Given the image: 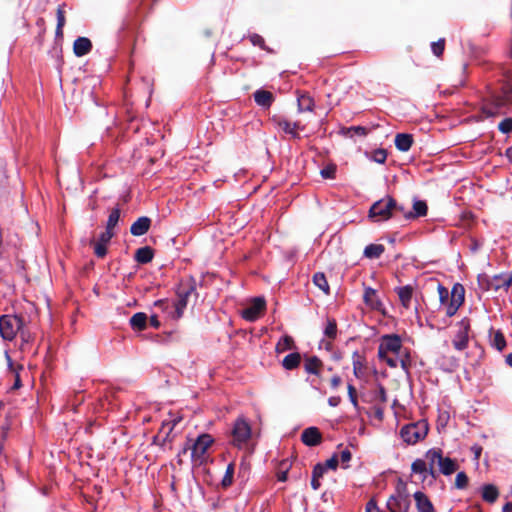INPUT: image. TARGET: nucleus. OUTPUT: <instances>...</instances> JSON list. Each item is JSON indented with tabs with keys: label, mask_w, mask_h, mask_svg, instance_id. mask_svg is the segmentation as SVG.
<instances>
[{
	"label": "nucleus",
	"mask_w": 512,
	"mask_h": 512,
	"mask_svg": "<svg viewBox=\"0 0 512 512\" xmlns=\"http://www.w3.org/2000/svg\"><path fill=\"white\" fill-rule=\"evenodd\" d=\"M347 390H348V396H349L350 402L352 403L354 408L358 409L359 405H358V398H357V390H356V388L352 384H348L347 385Z\"/></svg>",
	"instance_id": "8fccbe9b"
},
{
	"label": "nucleus",
	"mask_w": 512,
	"mask_h": 512,
	"mask_svg": "<svg viewBox=\"0 0 512 512\" xmlns=\"http://www.w3.org/2000/svg\"><path fill=\"white\" fill-rule=\"evenodd\" d=\"M432 52L435 56L441 57L445 50V39L441 38L431 44Z\"/></svg>",
	"instance_id": "37998d69"
},
{
	"label": "nucleus",
	"mask_w": 512,
	"mask_h": 512,
	"mask_svg": "<svg viewBox=\"0 0 512 512\" xmlns=\"http://www.w3.org/2000/svg\"><path fill=\"white\" fill-rule=\"evenodd\" d=\"M119 218H120V209L114 208L109 214L106 229L109 231H112L113 228L117 225Z\"/></svg>",
	"instance_id": "ea45409f"
},
{
	"label": "nucleus",
	"mask_w": 512,
	"mask_h": 512,
	"mask_svg": "<svg viewBox=\"0 0 512 512\" xmlns=\"http://www.w3.org/2000/svg\"><path fill=\"white\" fill-rule=\"evenodd\" d=\"M385 251L382 244H369L365 247L363 255L368 259H378Z\"/></svg>",
	"instance_id": "bb28decb"
},
{
	"label": "nucleus",
	"mask_w": 512,
	"mask_h": 512,
	"mask_svg": "<svg viewBox=\"0 0 512 512\" xmlns=\"http://www.w3.org/2000/svg\"><path fill=\"white\" fill-rule=\"evenodd\" d=\"M276 100V95L270 90L258 89V106L264 110H269Z\"/></svg>",
	"instance_id": "f3484780"
},
{
	"label": "nucleus",
	"mask_w": 512,
	"mask_h": 512,
	"mask_svg": "<svg viewBox=\"0 0 512 512\" xmlns=\"http://www.w3.org/2000/svg\"><path fill=\"white\" fill-rule=\"evenodd\" d=\"M396 148L401 152H407L414 143L413 136L407 133H398L394 140Z\"/></svg>",
	"instance_id": "412c9836"
},
{
	"label": "nucleus",
	"mask_w": 512,
	"mask_h": 512,
	"mask_svg": "<svg viewBox=\"0 0 512 512\" xmlns=\"http://www.w3.org/2000/svg\"><path fill=\"white\" fill-rule=\"evenodd\" d=\"M295 348V341L294 339L289 336L285 335L283 336L280 341L276 345V352L277 353H283L288 350H292Z\"/></svg>",
	"instance_id": "473e14b6"
},
{
	"label": "nucleus",
	"mask_w": 512,
	"mask_h": 512,
	"mask_svg": "<svg viewBox=\"0 0 512 512\" xmlns=\"http://www.w3.org/2000/svg\"><path fill=\"white\" fill-rule=\"evenodd\" d=\"M506 157L512 162V147H508L505 151Z\"/></svg>",
	"instance_id": "774afa93"
},
{
	"label": "nucleus",
	"mask_w": 512,
	"mask_h": 512,
	"mask_svg": "<svg viewBox=\"0 0 512 512\" xmlns=\"http://www.w3.org/2000/svg\"><path fill=\"white\" fill-rule=\"evenodd\" d=\"M375 400H378L382 404H385L388 400L386 389L382 384H378L377 386V390L375 391Z\"/></svg>",
	"instance_id": "09e8293b"
},
{
	"label": "nucleus",
	"mask_w": 512,
	"mask_h": 512,
	"mask_svg": "<svg viewBox=\"0 0 512 512\" xmlns=\"http://www.w3.org/2000/svg\"><path fill=\"white\" fill-rule=\"evenodd\" d=\"M342 133L345 136H352V133L357 134L359 136H366L369 133V130L363 126H351L343 128Z\"/></svg>",
	"instance_id": "4c0bfd02"
},
{
	"label": "nucleus",
	"mask_w": 512,
	"mask_h": 512,
	"mask_svg": "<svg viewBox=\"0 0 512 512\" xmlns=\"http://www.w3.org/2000/svg\"><path fill=\"white\" fill-rule=\"evenodd\" d=\"M341 398L339 396H332L328 399V404L332 407H336L340 404Z\"/></svg>",
	"instance_id": "e2e57ef3"
},
{
	"label": "nucleus",
	"mask_w": 512,
	"mask_h": 512,
	"mask_svg": "<svg viewBox=\"0 0 512 512\" xmlns=\"http://www.w3.org/2000/svg\"><path fill=\"white\" fill-rule=\"evenodd\" d=\"M504 104L503 100L502 99H497L495 101V103L493 105H485L483 108H482V112L487 116V117H493V116H496L499 112V108Z\"/></svg>",
	"instance_id": "c9c22d12"
},
{
	"label": "nucleus",
	"mask_w": 512,
	"mask_h": 512,
	"mask_svg": "<svg viewBox=\"0 0 512 512\" xmlns=\"http://www.w3.org/2000/svg\"><path fill=\"white\" fill-rule=\"evenodd\" d=\"M428 212L427 203L423 200H416L413 203V210L404 214L406 219H415L426 216Z\"/></svg>",
	"instance_id": "4be33fe9"
},
{
	"label": "nucleus",
	"mask_w": 512,
	"mask_h": 512,
	"mask_svg": "<svg viewBox=\"0 0 512 512\" xmlns=\"http://www.w3.org/2000/svg\"><path fill=\"white\" fill-rule=\"evenodd\" d=\"M113 237V231L105 230L101 235L99 236V239L96 243L98 244H104L107 246L111 238Z\"/></svg>",
	"instance_id": "5fc2aeb1"
},
{
	"label": "nucleus",
	"mask_w": 512,
	"mask_h": 512,
	"mask_svg": "<svg viewBox=\"0 0 512 512\" xmlns=\"http://www.w3.org/2000/svg\"><path fill=\"white\" fill-rule=\"evenodd\" d=\"M500 132L507 134L512 131V118H505L498 124Z\"/></svg>",
	"instance_id": "603ef678"
},
{
	"label": "nucleus",
	"mask_w": 512,
	"mask_h": 512,
	"mask_svg": "<svg viewBox=\"0 0 512 512\" xmlns=\"http://www.w3.org/2000/svg\"><path fill=\"white\" fill-rule=\"evenodd\" d=\"M337 322L334 318H327L326 326L324 328V335L329 340H334L337 337Z\"/></svg>",
	"instance_id": "72a5a7b5"
},
{
	"label": "nucleus",
	"mask_w": 512,
	"mask_h": 512,
	"mask_svg": "<svg viewBox=\"0 0 512 512\" xmlns=\"http://www.w3.org/2000/svg\"><path fill=\"white\" fill-rule=\"evenodd\" d=\"M301 441L309 447L318 446L322 442V434L317 427H308L303 430Z\"/></svg>",
	"instance_id": "ddd939ff"
},
{
	"label": "nucleus",
	"mask_w": 512,
	"mask_h": 512,
	"mask_svg": "<svg viewBox=\"0 0 512 512\" xmlns=\"http://www.w3.org/2000/svg\"><path fill=\"white\" fill-rule=\"evenodd\" d=\"M402 347V340L399 335H384L378 347V357H385V354L389 352L399 355Z\"/></svg>",
	"instance_id": "9d476101"
},
{
	"label": "nucleus",
	"mask_w": 512,
	"mask_h": 512,
	"mask_svg": "<svg viewBox=\"0 0 512 512\" xmlns=\"http://www.w3.org/2000/svg\"><path fill=\"white\" fill-rule=\"evenodd\" d=\"M189 295V291L179 293L177 300L172 302L168 300H159L155 302V306H158L167 311L173 319H179L182 317L183 312L187 306V298Z\"/></svg>",
	"instance_id": "0eeeda50"
},
{
	"label": "nucleus",
	"mask_w": 512,
	"mask_h": 512,
	"mask_svg": "<svg viewBox=\"0 0 512 512\" xmlns=\"http://www.w3.org/2000/svg\"><path fill=\"white\" fill-rule=\"evenodd\" d=\"M410 505L411 500L407 485L399 480L395 492L390 495L386 502V508L389 512H409Z\"/></svg>",
	"instance_id": "39448f33"
},
{
	"label": "nucleus",
	"mask_w": 512,
	"mask_h": 512,
	"mask_svg": "<svg viewBox=\"0 0 512 512\" xmlns=\"http://www.w3.org/2000/svg\"><path fill=\"white\" fill-rule=\"evenodd\" d=\"M278 126L286 133L291 135L293 138H300L297 129H299V123L290 122L288 120H279Z\"/></svg>",
	"instance_id": "cd10ccee"
},
{
	"label": "nucleus",
	"mask_w": 512,
	"mask_h": 512,
	"mask_svg": "<svg viewBox=\"0 0 512 512\" xmlns=\"http://www.w3.org/2000/svg\"><path fill=\"white\" fill-rule=\"evenodd\" d=\"M64 4L60 5L57 9V27H56V36L62 37L63 36V27L65 25V11H64Z\"/></svg>",
	"instance_id": "f704fd0d"
},
{
	"label": "nucleus",
	"mask_w": 512,
	"mask_h": 512,
	"mask_svg": "<svg viewBox=\"0 0 512 512\" xmlns=\"http://www.w3.org/2000/svg\"><path fill=\"white\" fill-rule=\"evenodd\" d=\"M340 459V461L344 464V463H348L351 458H352V454L350 452L349 449H344L340 452V455L338 457Z\"/></svg>",
	"instance_id": "4d7b16f0"
},
{
	"label": "nucleus",
	"mask_w": 512,
	"mask_h": 512,
	"mask_svg": "<svg viewBox=\"0 0 512 512\" xmlns=\"http://www.w3.org/2000/svg\"><path fill=\"white\" fill-rule=\"evenodd\" d=\"M395 292L397 293L402 306L406 309L410 308L414 292L413 287L411 285L397 287L395 288Z\"/></svg>",
	"instance_id": "aec40b11"
},
{
	"label": "nucleus",
	"mask_w": 512,
	"mask_h": 512,
	"mask_svg": "<svg viewBox=\"0 0 512 512\" xmlns=\"http://www.w3.org/2000/svg\"><path fill=\"white\" fill-rule=\"evenodd\" d=\"M397 208L396 200L391 196H386L375 203L369 209V217L375 221H386L394 215V209Z\"/></svg>",
	"instance_id": "423d86ee"
},
{
	"label": "nucleus",
	"mask_w": 512,
	"mask_h": 512,
	"mask_svg": "<svg viewBox=\"0 0 512 512\" xmlns=\"http://www.w3.org/2000/svg\"><path fill=\"white\" fill-rule=\"evenodd\" d=\"M325 473V466L322 463H318L314 466L312 471L311 487L313 490H318L321 486L320 478Z\"/></svg>",
	"instance_id": "c85d7f7f"
},
{
	"label": "nucleus",
	"mask_w": 512,
	"mask_h": 512,
	"mask_svg": "<svg viewBox=\"0 0 512 512\" xmlns=\"http://www.w3.org/2000/svg\"><path fill=\"white\" fill-rule=\"evenodd\" d=\"M302 360L304 371L307 374L320 376L323 369V362L318 356L305 354Z\"/></svg>",
	"instance_id": "f8f14e48"
},
{
	"label": "nucleus",
	"mask_w": 512,
	"mask_h": 512,
	"mask_svg": "<svg viewBox=\"0 0 512 512\" xmlns=\"http://www.w3.org/2000/svg\"><path fill=\"white\" fill-rule=\"evenodd\" d=\"M182 421V416L178 414H170L169 419L163 421L160 433H164L168 438L173 429Z\"/></svg>",
	"instance_id": "393cba45"
},
{
	"label": "nucleus",
	"mask_w": 512,
	"mask_h": 512,
	"mask_svg": "<svg viewBox=\"0 0 512 512\" xmlns=\"http://www.w3.org/2000/svg\"><path fill=\"white\" fill-rule=\"evenodd\" d=\"M23 321L16 315H3L0 317V334L5 340H13L21 331Z\"/></svg>",
	"instance_id": "1a4fd4ad"
},
{
	"label": "nucleus",
	"mask_w": 512,
	"mask_h": 512,
	"mask_svg": "<svg viewBox=\"0 0 512 512\" xmlns=\"http://www.w3.org/2000/svg\"><path fill=\"white\" fill-rule=\"evenodd\" d=\"M437 290L440 303L446 305V315L448 317L454 316L465 300V289L463 285L456 283L449 292L442 284H438Z\"/></svg>",
	"instance_id": "f03ea898"
},
{
	"label": "nucleus",
	"mask_w": 512,
	"mask_h": 512,
	"mask_svg": "<svg viewBox=\"0 0 512 512\" xmlns=\"http://www.w3.org/2000/svg\"><path fill=\"white\" fill-rule=\"evenodd\" d=\"M401 367L407 371L410 366L409 354L406 353L405 358H401L400 360Z\"/></svg>",
	"instance_id": "680f3d73"
},
{
	"label": "nucleus",
	"mask_w": 512,
	"mask_h": 512,
	"mask_svg": "<svg viewBox=\"0 0 512 512\" xmlns=\"http://www.w3.org/2000/svg\"><path fill=\"white\" fill-rule=\"evenodd\" d=\"M338 464H339L338 455L334 454L331 458L327 459L325 461V463H323L322 465L325 466V471H326L327 469L335 470L338 467Z\"/></svg>",
	"instance_id": "864d4df0"
},
{
	"label": "nucleus",
	"mask_w": 512,
	"mask_h": 512,
	"mask_svg": "<svg viewBox=\"0 0 512 512\" xmlns=\"http://www.w3.org/2000/svg\"><path fill=\"white\" fill-rule=\"evenodd\" d=\"M427 432L428 427L424 422H416L403 426L400 436L407 444H416L427 435Z\"/></svg>",
	"instance_id": "6e6552de"
},
{
	"label": "nucleus",
	"mask_w": 512,
	"mask_h": 512,
	"mask_svg": "<svg viewBox=\"0 0 512 512\" xmlns=\"http://www.w3.org/2000/svg\"><path fill=\"white\" fill-rule=\"evenodd\" d=\"M363 300L367 306L374 310H379L382 306V302L378 298L376 290L371 287L365 288Z\"/></svg>",
	"instance_id": "a211bd4d"
},
{
	"label": "nucleus",
	"mask_w": 512,
	"mask_h": 512,
	"mask_svg": "<svg viewBox=\"0 0 512 512\" xmlns=\"http://www.w3.org/2000/svg\"><path fill=\"white\" fill-rule=\"evenodd\" d=\"M150 324L151 326H153L154 328H159L160 326V322L158 320V317L156 315H152L150 317Z\"/></svg>",
	"instance_id": "0e129e2a"
},
{
	"label": "nucleus",
	"mask_w": 512,
	"mask_h": 512,
	"mask_svg": "<svg viewBox=\"0 0 512 512\" xmlns=\"http://www.w3.org/2000/svg\"><path fill=\"white\" fill-rule=\"evenodd\" d=\"M335 173H336V166L333 164L327 165L325 168H323L320 171L321 176L325 179L335 178Z\"/></svg>",
	"instance_id": "3c124183"
},
{
	"label": "nucleus",
	"mask_w": 512,
	"mask_h": 512,
	"mask_svg": "<svg viewBox=\"0 0 512 512\" xmlns=\"http://www.w3.org/2000/svg\"><path fill=\"white\" fill-rule=\"evenodd\" d=\"M353 374L356 378H362L365 374L366 359L365 356L358 351L352 354Z\"/></svg>",
	"instance_id": "dca6fc26"
},
{
	"label": "nucleus",
	"mask_w": 512,
	"mask_h": 512,
	"mask_svg": "<svg viewBox=\"0 0 512 512\" xmlns=\"http://www.w3.org/2000/svg\"><path fill=\"white\" fill-rule=\"evenodd\" d=\"M150 224L148 217H140L131 225L130 231L134 236H142L149 230Z\"/></svg>",
	"instance_id": "5701e85b"
},
{
	"label": "nucleus",
	"mask_w": 512,
	"mask_h": 512,
	"mask_svg": "<svg viewBox=\"0 0 512 512\" xmlns=\"http://www.w3.org/2000/svg\"><path fill=\"white\" fill-rule=\"evenodd\" d=\"M298 110L300 112L312 111L314 107V100L308 94L302 93L298 95Z\"/></svg>",
	"instance_id": "c756f323"
},
{
	"label": "nucleus",
	"mask_w": 512,
	"mask_h": 512,
	"mask_svg": "<svg viewBox=\"0 0 512 512\" xmlns=\"http://www.w3.org/2000/svg\"><path fill=\"white\" fill-rule=\"evenodd\" d=\"M459 330L452 340L453 347L462 351L467 348L469 342L470 320L463 318L459 323Z\"/></svg>",
	"instance_id": "9b49d317"
},
{
	"label": "nucleus",
	"mask_w": 512,
	"mask_h": 512,
	"mask_svg": "<svg viewBox=\"0 0 512 512\" xmlns=\"http://www.w3.org/2000/svg\"><path fill=\"white\" fill-rule=\"evenodd\" d=\"M492 346L495 347L498 351H502L506 347V339L500 330L494 333L492 338Z\"/></svg>",
	"instance_id": "58836bf2"
},
{
	"label": "nucleus",
	"mask_w": 512,
	"mask_h": 512,
	"mask_svg": "<svg viewBox=\"0 0 512 512\" xmlns=\"http://www.w3.org/2000/svg\"><path fill=\"white\" fill-rule=\"evenodd\" d=\"M342 384V379L338 375H334L330 380V385L332 389H337Z\"/></svg>",
	"instance_id": "052dcab7"
},
{
	"label": "nucleus",
	"mask_w": 512,
	"mask_h": 512,
	"mask_svg": "<svg viewBox=\"0 0 512 512\" xmlns=\"http://www.w3.org/2000/svg\"><path fill=\"white\" fill-rule=\"evenodd\" d=\"M387 159V152L385 149L379 148L373 151L372 160L379 163L384 164Z\"/></svg>",
	"instance_id": "a18cd8bd"
},
{
	"label": "nucleus",
	"mask_w": 512,
	"mask_h": 512,
	"mask_svg": "<svg viewBox=\"0 0 512 512\" xmlns=\"http://www.w3.org/2000/svg\"><path fill=\"white\" fill-rule=\"evenodd\" d=\"M147 315L143 312H138L130 318V325L135 330H144L146 328Z\"/></svg>",
	"instance_id": "2f4dec72"
},
{
	"label": "nucleus",
	"mask_w": 512,
	"mask_h": 512,
	"mask_svg": "<svg viewBox=\"0 0 512 512\" xmlns=\"http://www.w3.org/2000/svg\"><path fill=\"white\" fill-rule=\"evenodd\" d=\"M313 283L317 286L321 291H323L326 295L330 294V286L328 284L327 278L323 272H317L313 275Z\"/></svg>",
	"instance_id": "7c9ffc66"
},
{
	"label": "nucleus",
	"mask_w": 512,
	"mask_h": 512,
	"mask_svg": "<svg viewBox=\"0 0 512 512\" xmlns=\"http://www.w3.org/2000/svg\"><path fill=\"white\" fill-rule=\"evenodd\" d=\"M506 274H497L492 277V287L493 290H499L500 288H504L505 290H508L510 286L504 285L506 282Z\"/></svg>",
	"instance_id": "a19ab883"
},
{
	"label": "nucleus",
	"mask_w": 512,
	"mask_h": 512,
	"mask_svg": "<svg viewBox=\"0 0 512 512\" xmlns=\"http://www.w3.org/2000/svg\"><path fill=\"white\" fill-rule=\"evenodd\" d=\"M242 316L248 321H254L256 319V299L253 300L250 307L243 309Z\"/></svg>",
	"instance_id": "c03bdc74"
},
{
	"label": "nucleus",
	"mask_w": 512,
	"mask_h": 512,
	"mask_svg": "<svg viewBox=\"0 0 512 512\" xmlns=\"http://www.w3.org/2000/svg\"><path fill=\"white\" fill-rule=\"evenodd\" d=\"M266 310V300L262 296H258V318L264 313Z\"/></svg>",
	"instance_id": "bf43d9fd"
},
{
	"label": "nucleus",
	"mask_w": 512,
	"mask_h": 512,
	"mask_svg": "<svg viewBox=\"0 0 512 512\" xmlns=\"http://www.w3.org/2000/svg\"><path fill=\"white\" fill-rule=\"evenodd\" d=\"M506 282L504 285L511 286L512 285V271L509 274H506Z\"/></svg>",
	"instance_id": "338daca9"
},
{
	"label": "nucleus",
	"mask_w": 512,
	"mask_h": 512,
	"mask_svg": "<svg viewBox=\"0 0 512 512\" xmlns=\"http://www.w3.org/2000/svg\"><path fill=\"white\" fill-rule=\"evenodd\" d=\"M379 359L385 361L386 364L391 368H396L398 366V360L389 357L387 354H385V357H379Z\"/></svg>",
	"instance_id": "13d9d810"
},
{
	"label": "nucleus",
	"mask_w": 512,
	"mask_h": 512,
	"mask_svg": "<svg viewBox=\"0 0 512 512\" xmlns=\"http://www.w3.org/2000/svg\"><path fill=\"white\" fill-rule=\"evenodd\" d=\"M231 443L238 449H248L252 439V428L247 419L238 417L231 430Z\"/></svg>",
	"instance_id": "7ed1b4c3"
},
{
	"label": "nucleus",
	"mask_w": 512,
	"mask_h": 512,
	"mask_svg": "<svg viewBox=\"0 0 512 512\" xmlns=\"http://www.w3.org/2000/svg\"><path fill=\"white\" fill-rule=\"evenodd\" d=\"M481 497L483 501L493 504L499 497V490L494 484H484L481 487Z\"/></svg>",
	"instance_id": "6ab92c4d"
},
{
	"label": "nucleus",
	"mask_w": 512,
	"mask_h": 512,
	"mask_svg": "<svg viewBox=\"0 0 512 512\" xmlns=\"http://www.w3.org/2000/svg\"><path fill=\"white\" fill-rule=\"evenodd\" d=\"M469 478L463 471L458 472L455 478V487L457 489H465L468 486Z\"/></svg>",
	"instance_id": "79ce46f5"
},
{
	"label": "nucleus",
	"mask_w": 512,
	"mask_h": 512,
	"mask_svg": "<svg viewBox=\"0 0 512 512\" xmlns=\"http://www.w3.org/2000/svg\"><path fill=\"white\" fill-rule=\"evenodd\" d=\"M94 253L97 257H100V258L104 257L107 253L106 245L95 243Z\"/></svg>",
	"instance_id": "6e6d98bb"
},
{
	"label": "nucleus",
	"mask_w": 512,
	"mask_h": 512,
	"mask_svg": "<svg viewBox=\"0 0 512 512\" xmlns=\"http://www.w3.org/2000/svg\"><path fill=\"white\" fill-rule=\"evenodd\" d=\"M213 443V437L210 434L203 433L199 435L191 445L185 446L181 453L185 454L187 450H191L192 462L201 465L206 461L208 449Z\"/></svg>",
	"instance_id": "20e7f679"
},
{
	"label": "nucleus",
	"mask_w": 512,
	"mask_h": 512,
	"mask_svg": "<svg viewBox=\"0 0 512 512\" xmlns=\"http://www.w3.org/2000/svg\"><path fill=\"white\" fill-rule=\"evenodd\" d=\"M291 467V463L289 460H283L279 463L278 470H277V479L279 481H286L287 480V473Z\"/></svg>",
	"instance_id": "e433bc0d"
},
{
	"label": "nucleus",
	"mask_w": 512,
	"mask_h": 512,
	"mask_svg": "<svg viewBox=\"0 0 512 512\" xmlns=\"http://www.w3.org/2000/svg\"><path fill=\"white\" fill-rule=\"evenodd\" d=\"M233 474H234V467H233L232 464H229L227 466L225 475H224V477L222 479L223 487H228L229 485H231V483L233 481Z\"/></svg>",
	"instance_id": "49530a36"
},
{
	"label": "nucleus",
	"mask_w": 512,
	"mask_h": 512,
	"mask_svg": "<svg viewBox=\"0 0 512 512\" xmlns=\"http://www.w3.org/2000/svg\"><path fill=\"white\" fill-rule=\"evenodd\" d=\"M413 496L418 512H435L432 502L425 493L417 491Z\"/></svg>",
	"instance_id": "4468645a"
},
{
	"label": "nucleus",
	"mask_w": 512,
	"mask_h": 512,
	"mask_svg": "<svg viewBox=\"0 0 512 512\" xmlns=\"http://www.w3.org/2000/svg\"><path fill=\"white\" fill-rule=\"evenodd\" d=\"M154 256L152 248L144 246L136 250L135 260L140 264H146L152 261Z\"/></svg>",
	"instance_id": "a878e982"
},
{
	"label": "nucleus",
	"mask_w": 512,
	"mask_h": 512,
	"mask_svg": "<svg viewBox=\"0 0 512 512\" xmlns=\"http://www.w3.org/2000/svg\"><path fill=\"white\" fill-rule=\"evenodd\" d=\"M302 355L295 351L287 354L281 361V366L284 370L293 371L299 368L302 362Z\"/></svg>",
	"instance_id": "2eb2a0df"
},
{
	"label": "nucleus",
	"mask_w": 512,
	"mask_h": 512,
	"mask_svg": "<svg viewBox=\"0 0 512 512\" xmlns=\"http://www.w3.org/2000/svg\"><path fill=\"white\" fill-rule=\"evenodd\" d=\"M92 48L91 41L86 37H79L74 41L73 50L76 56L81 57L90 52Z\"/></svg>",
	"instance_id": "b1692460"
},
{
	"label": "nucleus",
	"mask_w": 512,
	"mask_h": 512,
	"mask_svg": "<svg viewBox=\"0 0 512 512\" xmlns=\"http://www.w3.org/2000/svg\"><path fill=\"white\" fill-rule=\"evenodd\" d=\"M458 469L456 459L444 456L441 448L434 447L426 451L424 459H416L411 464V471L421 476L424 482L428 476L436 480L439 474L452 475Z\"/></svg>",
	"instance_id": "f257e3e1"
},
{
	"label": "nucleus",
	"mask_w": 512,
	"mask_h": 512,
	"mask_svg": "<svg viewBox=\"0 0 512 512\" xmlns=\"http://www.w3.org/2000/svg\"><path fill=\"white\" fill-rule=\"evenodd\" d=\"M502 512H512V502H507V503L502 507Z\"/></svg>",
	"instance_id": "69168bd1"
},
{
	"label": "nucleus",
	"mask_w": 512,
	"mask_h": 512,
	"mask_svg": "<svg viewBox=\"0 0 512 512\" xmlns=\"http://www.w3.org/2000/svg\"><path fill=\"white\" fill-rule=\"evenodd\" d=\"M479 286L484 291H488L493 289L492 287V278L488 277L487 275H480L478 277Z\"/></svg>",
	"instance_id": "de8ad7c7"
}]
</instances>
